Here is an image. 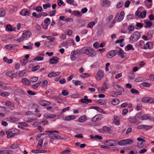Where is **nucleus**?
Listing matches in <instances>:
<instances>
[{"instance_id":"7c9ffc66","label":"nucleus","mask_w":154,"mask_h":154,"mask_svg":"<svg viewBox=\"0 0 154 154\" xmlns=\"http://www.w3.org/2000/svg\"><path fill=\"white\" fill-rule=\"evenodd\" d=\"M45 23V25L47 27L49 25L50 23V20L49 18H46L44 21Z\"/></svg>"},{"instance_id":"1a4fd4ad","label":"nucleus","mask_w":154,"mask_h":154,"mask_svg":"<svg viewBox=\"0 0 154 154\" xmlns=\"http://www.w3.org/2000/svg\"><path fill=\"white\" fill-rule=\"evenodd\" d=\"M75 115H70L66 117L63 116V117L62 119L66 121H69L75 119Z\"/></svg>"},{"instance_id":"dca6fc26","label":"nucleus","mask_w":154,"mask_h":154,"mask_svg":"<svg viewBox=\"0 0 154 154\" xmlns=\"http://www.w3.org/2000/svg\"><path fill=\"white\" fill-rule=\"evenodd\" d=\"M29 10H22L20 13V15L22 16L29 15Z\"/></svg>"},{"instance_id":"ddd939ff","label":"nucleus","mask_w":154,"mask_h":154,"mask_svg":"<svg viewBox=\"0 0 154 154\" xmlns=\"http://www.w3.org/2000/svg\"><path fill=\"white\" fill-rule=\"evenodd\" d=\"M60 72H51L49 73L48 75V77H56L60 74Z\"/></svg>"},{"instance_id":"37998d69","label":"nucleus","mask_w":154,"mask_h":154,"mask_svg":"<svg viewBox=\"0 0 154 154\" xmlns=\"http://www.w3.org/2000/svg\"><path fill=\"white\" fill-rule=\"evenodd\" d=\"M41 82H38L35 85H32L31 86L32 88L33 89H36L40 85Z\"/></svg>"},{"instance_id":"20e7f679","label":"nucleus","mask_w":154,"mask_h":154,"mask_svg":"<svg viewBox=\"0 0 154 154\" xmlns=\"http://www.w3.org/2000/svg\"><path fill=\"white\" fill-rule=\"evenodd\" d=\"M104 144L108 146H115L117 144V142L115 140H110L105 141Z\"/></svg>"},{"instance_id":"0eeeda50","label":"nucleus","mask_w":154,"mask_h":154,"mask_svg":"<svg viewBox=\"0 0 154 154\" xmlns=\"http://www.w3.org/2000/svg\"><path fill=\"white\" fill-rule=\"evenodd\" d=\"M38 103L40 105L43 106H47L50 105L51 102L49 101H47L46 100H42L38 101Z\"/></svg>"},{"instance_id":"aec40b11","label":"nucleus","mask_w":154,"mask_h":154,"mask_svg":"<svg viewBox=\"0 0 154 154\" xmlns=\"http://www.w3.org/2000/svg\"><path fill=\"white\" fill-rule=\"evenodd\" d=\"M144 22L146 24V26H144L145 28H150L152 26V24L151 22L146 20H144Z\"/></svg>"},{"instance_id":"b1692460","label":"nucleus","mask_w":154,"mask_h":154,"mask_svg":"<svg viewBox=\"0 0 154 154\" xmlns=\"http://www.w3.org/2000/svg\"><path fill=\"white\" fill-rule=\"evenodd\" d=\"M103 130L105 132H107L109 133H111L112 130L109 127L106 126H103L102 128Z\"/></svg>"},{"instance_id":"58836bf2","label":"nucleus","mask_w":154,"mask_h":154,"mask_svg":"<svg viewBox=\"0 0 154 154\" xmlns=\"http://www.w3.org/2000/svg\"><path fill=\"white\" fill-rule=\"evenodd\" d=\"M29 46H23V47L25 49H32V46L33 45V44L32 43H29Z\"/></svg>"},{"instance_id":"09e8293b","label":"nucleus","mask_w":154,"mask_h":154,"mask_svg":"<svg viewBox=\"0 0 154 154\" xmlns=\"http://www.w3.org/2000/svg\"><path fill=\"white\" fill-rule=\"evenodd\" d=\"M142 113L141 112H139L137 113L136 116H135V117L137 118H138L140 120H142V116L141 115Z\"/></svg>"},{"instance_id":"864d4df0","label":"nucleus","mask_w":154,"mask_h":154,"mask_svg":"<svg viewBox=\"0 0 154 154\" xmlns=\"http://www.w3.org/2000/svg\"><path fill=\"white\" fill-rule=\"evenodd\" d=\"M143 78L142 77H138L135 80V81L136 82H140L142 81Z\"/></svg>"},{"instance_id":"f3484780","label":"nucleus","mask_w":154,"mask_h":154,"mask_svg":"<svg viewBox=\"0 0 154 154\" xmlns=\"http://www.w3.org/2000/svg\"><path fill=\"white\" fill-rule=\"evenodd\" d=\"M125 15V13L124 11H122L120 14V15L118 19V22L121 21L124 18Z\"/></svg>"},{"instance_id":"473e14b6","label":"nucleus","mask_w":154,"mask_h":154,"mask_svg":"<svg viewBox=\"0 0 154 154\" xmlns=\"http://www.w3.org/2000/svg\"><path fill=\"white\" fill-rule=\"evenodd\" d=\"M92 108L95 109L96 110H97V111H98V112H100V113H105V112H104V111L103 110V109L100 108H99L97 106H95L92 107Z\"/></svg>"},{"instance_id":"69168bd1","label":"nucleus","mask_w":154,"mask_h":154,"mask_svg":"<svg viewBox=\"0 0 154 154\" xmlns=\"http://www.w3.org/2000/svg\"><path fill=\"white\" fill-rule=\"evenodd\" d=\"M107 83H105L103 84L102 87L103 88V89L104 90V91H105L107 89Z\"/></svg>"},{"instance_id":"7ed1b4c3","label":"nucleus","mask_w":154,"mask_h":154,"mask_svg":"<svg viewBox=\"0 0 154 154\" xmlns=\"http://www.w3.org/2000/svg\"><path fill=\"white\" fill-rule=\"evenodd\" d=\"M85 54L90 57H94L96 55V53L94 49L92 48L87 47V49Z\"/></svg>"},{"instance_id":"c9c22d12","label":"nucleus","mask_w":154,"mask_h":154,"mask_svg":"<svg viewBox=\"0 0 154 154\" xmlns=\"http://www.w3.org/2000/svg\"><path fill=\"white\" fill-rule=\"evenodd\" d=\"M106 103V101L105 100H103L102 99H99L97 101V103L100 105H104Z\"/></svg>"},{"instance_id":"412c9836","label":"nucleus","mask_w":154,"mask_h":154,"mask_svg":"<svg viewBox=\"0 0 154 154\" xmlns=\"http://www.w3.org/2000/svg\"><path fill=\"white\" fill-rule=\"evenodd\" d=\"M8 120L11 122H14L18 121L19 119L14 117H10L8 118Z\"/></svg>"},{"instance_id":"603ef678","label":"nucleus","mask_w":154,"mask_h":154,"mask_svg":"<svg viewBox=\"0 0 154 154\" xmlns=\"http://www.w3.org/2000/svg\"><path fill=\"white\" fill-rule=\"evenodd\" d=\"M125 143V140H123L119 141L118 144L121 146H124L126 145Z\"/></svg>"},{"instance_id":"6e6d98bb","label":"nucleus","mask_w":154,"mask_h":154,"mask_svg":"<svg viewBox=\"0 0 154 154\" xmlns=\"http://www.w3.org/2000/svg\"><path fill=\"white\" fill-rule=\"evenodd\" d=\"M90 75L88 73H84L82 74L81 76L83 78H86L90 77Z\"/></svg>"},{"instance_id":"f8f14e48","label":"nucleus","mask_w":154,"mask_h":154,"mask_svg":"<svg viewBox=\"0 0 154 154\" xmlns=\"http://www.w3.org/2000/svg\"><path fill=\"white\" fill-rule=\"evenodd\" d=\"M58 61V60L57 57H53L50 59L49 62L51 64H55L57 63Z\"/></svg>"},{"instance_id":"e2e57ef3","label":"nucleus","mask_w":154,"mask_h":154,"mask_svg":"<svg viewBox=\"0 0 154 154\" xmlns=\"http://www.w3.org/2000/svg\"><path fill=\"white\" fill-rule=\"evenodd\" d=\"M113 85L114 88L116 90H118V88L120 86L118 85L116 83H113Z\"/></svg>"},{"instance_id":"72a5a7b5","label":"nucleus","mask_w":154,"mask_h":154,"mask_svg":"<svg viewBox=\"0 0 154 154\" xmlns=\"http://www.w3.org/2000/svg\"><path fill=\"white\" fill-rule=\"evenodd\" d=\"M124 5V2L122 1H120L116 5V8H120L122 7Z\"/></svg>"},{"instance_id":"6e6552de","label":"nucleus","mask_w":154,"mask_h":154,"mask_svg":"<svg viewBox=\"0 0 154 154\" xmlns=\"http://www.w3.org/2000/svg\"><path fill=\"white\" fill-rule=\"evenodd\" d=\"M22 35L24 38H28L31 35V32L29 30L25 31L22 33Z\"/></svg>"},{"instance_id":"052dcab7","label":"nucleus","mask_w":154,"mask_h":154,"mask_svg":"<svg viewBox=\"0 0 154 154\" xmlns=\"http://www.w3.org/2000/svg\"><path fill=\"white\" fill-rule=\"evenodd\" d=\"M46 38L49 40L51 42H53L55 39V38H53L51 36H47Z\"/></svg>"},{"instance_id":"4c0bfd02","label":"nucleus","mask_w":154,"mask_h":154,"mask_svg":"<svg viewBox=\"0 0 154 154\" xmlns=\"http://www.w3.org/2000/svg\"><path fill=\"white\" fill-rule=\"evenodd\" d=\"M73 14L75 16H79V17L82 15L81 13L78 11H75L73 12Z\"/></svg>"},{"instance_id":"f704fd0d","label":"nucleus","mask_w":154,"mask_h":154,"mask_svg":"<svg viewBox=\"0 0 154 154\" xmlns=\"http://www.w3.org/2000/svg\"><path fill=\"white\" fill-rule=\"evenodd\" d=\"M75 145L77 146H80L82 148H84L86 146L85 144L82 143L80 144V143L79 142H76L75 143Z\"/></svg>"},{"instance_id":"a19ab883","label":"nucleus","mask_w":154,"mask_h":154,"mask_svg":"<svg viewBox=\"0 0 154 154\" xmlns=\"http://www.w3.org/2000/svg\"><path fill=\"white\" fill-rule=\"evenodd\" d=\"M150 115L149 114H146L142 116V120L148 119L150 118Z\"/></svg>"},{"instance_id":"f03ea898","label":"nucleus","mask_w":154,"mask_h":154,"mask_svg":"<svg viewBox=\"0 0 154 154\" xmlns=\"http://www.w3.org/2000/svg\"><path fill=\"white\" fill-rule=\"evenodd\" d=\"M19 130L16 128H13L6 131L7 137L8 138L14 137L19 133Z\"/></svg>"},{"instance_id":"c85d7f7f","label":"nucleus","mask_w":154,"mask_h":154,"mask_svg":"<svg viewBox=\"0 0 154 154\" xmlns=\"http://www.w3.org/2000/svg\"><path fill=\"white\" fill-rule=\"evenodd\" d=\"M5 14V11L4 9L0 8V17L4 16Z\"/></svg>"},{"instance_id":"680f3d73","label":"nucleus","mask_w":154,"mask_h":154,"mask_svg":"<svg viewBox=\"0 0 154 154\" xmlns=\"http://www.w3.org/2000/svg\"><path fill=\"white\" fill-rule=\"evenodd\" d=\"M10 94L9 92H2L1 95L2 97H5L8 96Z\"/></svg>"},{"instance_id":"774afa93","label":"nucleus","mask_w":154,"mask_h":154,"mask_svg":"<svg viewBox=\"0 0 154 154\" xmlns=\"http://www.w3.org/2000/svg\"><path fill=\"white\" fill-rule=\"evenodd\" d=\"M51 6V5L50 3H48L45 4H43V7L44 9H47L48 8H50Z\"/></svg>"},{"instance_id":"13d9d810","label":"nucleus","mask_w":154,"mask_h":154,"mask_svg":"<svg viewBox=\"0 0 154 154\" xmlns=\"http://www.w3.org/2000/svg\"><path fill=\"white\" fill-rule=\"evenodd\" d=\"M6 75L7 76L12 77H14L15 76L14 74H12V72L10 71L7 72Z\"/></svg>"},{"instance_id":"5701e85b","label":"nucleus","mask_w":154,"mask_h":154,"mask_svg":"<svg viewBox=\"0 0 154 154\" xmlns=\"http://www.w3.org/2000/svg\"><path fill=\"white\" fill-rule=\"evenodd\" d=\"M66 2L68 4L72 5L74 6H77V4L75 3V1L74 0H66Z\"/></svg>"},{"instance_id":"5fc2aeb1","label":"nucleus","mask_w":154,"mask_h":154,"mask_svg":"<svg viewBox=\"0 0 154 154\" xmlns=\"http://www.w3.org/2000/svg\"><path fill=\"white\" fill-rule=\"evenodd\" d=\"M134 73L132 72H130L128 75V77L131 79H134Z\"/></svg>"},{"instance_id":"a211bd4d","label":"nucleus","mask_w":154,"mask_h":154,"mask_svg":"<svg viewBox=\"0 0 154 154\" xmlns=\"http://www.w3.org/2000/svg\"><path fill=\"white\" fill-rule=\"evenodd\" d=\"M13 152L11 150H2L0 151V154H12Z\"/></svg>"},{"instance_id":"de8ad7c7","label":"nucleus","mask_w":154,"mask_h":154,"mask_svg":"<svg viewBox=\"0 0 154 154\" xmlns=\"http://www.w3.org/2000/svg\"><path fill=\"white\" fill-rule=\"evenodd\" d=\"M38 78L36 77H33L30 79V82H36L38 80Z\"/></svg>"},{"instance_id":"2f4dec72","label":"nucleus","mask_w":154,"mask_h":154,"mask_svg":"<svg viewBox=\"0 0 154 154\" xmlns=\"http://www.w3.org/2000/svg\"><path fill=\"white\" fill-rule=\"evenodd\" d=\"M44 59V57L37 56L33 59V60L34 61H41L43 60Z\"/></svg>"},{"instance_id":"a878e982","label":"nucleus","mask_w":154,"mask_h":154,"mask_svg":"<svg viewBox=\"0 0 154 154\" xmlns=\"http://www.w3.org/2000/svg\"><path fill=\"white\" fill-rule=\"evenodd\" d=\"M27 72V71L26 70H23L20 71L18 75L20 77H23L24 75L26 74Z\"/></svg>"},{"instance_id":"4468645a","label":"nucleus","mask_w":154,"mask_h":154,"mask_svg":"<svg viewBox=\"0 0 154 154\" xmlns=\"http://www.w3.org/2000/svg\"><path fill=\"white\" fill-rule=\"evenodd\" d=\"M113 117V122L114 124L117 125H119L120 124L119 118L116 115L114 116Z\"/></svg>"},{"instance_id":"423d86ee","label":"nucleus","mask_w":154,"mask_h":154,"mask_svg":"<svg viewBox=\"0 0 154 154\" xmlns=\"http://www.w3.org/2000/svg\"><path fill=\"white\" fill-rule=\"evenodd\" d=\"M117 53L116 50H112L108 52L107 54V57L108 58H110L115 56Z\"/></svg>"},{"instance_id":"49530a36","label":"nucleus","mask_w":154,"mask_h":154,"mask_svg":"<svg viewBox=\"0 0 154 154\" xmlns=\"http://www.w3.org/2000/svg\"><path fill=\"white\" fill-rule=\"evenodd\" d=\"M75 55H75V54L71 52L70 57L72 61H74L76 59V58Z\"/></svg>"},{"instance_id":"79ce46f5","label":"nucleus","mask_w":154,"mask_h":154,"mask_svg":"<svg viewBox=\"0 0 154 154\" xmlns=\"http://www.w3.org/2000/svg\"><path fill=\"white\" fill-rule=\"evenodd\" d=\"M5 105L8 106H11L12 107H14V104L10 101L6 102L5 103Z\"/></svg>"},{"instance_id":"9b49d317","label":"nucleus","mask_w":154,"mask_h":154,"mask_svg":"<svg viewBox=\"0 0 154 154\" xmlns=\"http://www.w3.org/2000/svg\"><path fill=\"white\" fill-rule=\"evenodd\" d=\"M102 117V115L101 114L97 115L94 116L92 119V121L93 122H95L99 121Z\"/></svg>"},{"instance_id":"9d476101","label":"nucleus","mask_w":154,"mask_h":154,"mask_svg":"<svg viewBox=\"0 0 154 154\" xmlns=\"http://www.w3.org/2000/svg\"><path fill=\"white\" fill-rule=\"evenodd\" d=\"M80 100L82 102L86 103H91L92 102L91 100L88 99V97L87 96H85L84 98L81 99Z\"/></svg>"},{"instance_id":"e433bc0d","label":"nucleus","mask_w":154,"mask_h":154,"mask_svg":"<svg viewBox=\"0 0 154 154\" xmlns=\"http://www.w3.org/2000/svg\"><path fill=\"white\" fill-rule=\"evenodd\" d=\"M129 121L132 123H135L136 122V120L134 117H130L128 119Z\"/></svg>"},{"instance_id":"bb28decb","label":"nucleus","mask_w":154,"mask_h":154,"mask_svg":"<svg viewBox=\"0 0 154 154\" xmlns=\"http://www.w3.org/2000/svg\"><path fill=\"white\" fill-rule=\"evenodd\" d=\"M22 81L23 83L26 85H29L30 84V80L26 78H23L22 79Z\"/></svg>"},{"instance_id":"0e129e2a","label":"nucleus","mask_w":154,"mask_h":154,"mask_svg":"<svg viewBox=\"0 0 154 154\" xmlns=\"http://www.w3.org/2000/svg\"><path fill=\"white\" fill-rule=\"evenodd\" d=\"M43 140V139H40L37 144L38 148H39L38 147H41L42 146Z\"/></svg>"},{"instance_id":"338daca9","label":"nucleus","mask_w":154,"mask_h":154,"mask_svg":"<svg viewBox=\"0 0 154 154\" xmlns=\"http://www.w3.org/2000/svg\"><path fill=\"white\" fill-rule=\"evenodd\" d=\"M40 68V66L39 65H37L35 67H33L32 68V71H35Z\"/></svg>"},{"instance_id":"3c124183","label":"nucleus","mask_w":154,"mask_h":154,"mask_svg":"<svg viewBox=\"0 0 154 154\" xmlns=\"http://www.w3.org/2000/svg\"><path fill=\"white\" fill-rule=\"evenodd\" d=\"M5 48L8 50H11L13 47V45L9 44L6 45L5 46Z\"/></svg>"},{"instance_id":"2eb2a0df","label":"nucleus","mask_w":154,"mask_h":154,"mask_svg":"<svg viewBox=\"0 0 154 154\" xmlns=\"http://www.w3.org/2000/svg\"><path fill=\"white\" fill-rule=\"evenodd\" d=\"M56 116V115L54 114H45L44 115V117L47 119H53L55 118Z\"/></svg>"},{"instance_id":"8fccbe9b","label":"nucleus","mask_w":154,"mask_h":154,"mask_svg":"<svg viewBox=\"0 0 154 154\" xmlns=\"http://www.w3.org/2000/svg\"><path fill=\"white\" fill-rule=\"evenodd\" d=\"M87 49V48H81L80 50H79L80 53L85 54Z\"/></svg>"},{"instance_id":"39448f33","label":"nucleus","mask_w":154,"mask_h":154,"mask_svg":"<svg viewBox=\"0 0 154 154\" xmlns=\"http://www.w3.org/2000/svg\"><path fill=\"white\" fill-rule=\"evenodd\" d=\"M104 76V72L102 70H100L96 73V79L98 81L100 80Z\"/></svg>"},{"instance_id":"bf43d9fd","label":"nucleus","mask_w":154,"mask_h":154,"mask_svg":"<svg viewBox=\"0 0 154 154\" xmlns=\"http://www.w3.org/2000/svg\"><path fill=\"white\" fill-rule=\"evenodd\" d=\"M146 11H144L142 12L140 14V16L141 18H144L146 17Z\"/></svg>"},{"instance_id":"4d7b16f0","label":"nucleus","mask_w":154,"mask_h":154,"mask_svg":"<svg viewBox=\"0 0 154 154\" xmlns=\"http://www.w3.org/2000/svg\"><path fill=\"white\" fill-rule=\"evenodd\" d=\"M149 97H145L141 99V101L144 103H149Z\"/></svg>"},{"instance_id":"cd10ccee","label":"nucleus","mask_w":154,"mask_h":154,"mask_svg":"<svg viewBox=\"0 0 154 154\" xmlns=\"http://www.w3.org/2000/svg\"><path fill=\"white\" fill-rule=\"evenodd\" d=\"M113 18V16L112 15H111L109 16L106 20L107 23L109 24L112 20Z\"/></svg>"},{"instance_id":"393cba45","label":"nucleus","mask_w":154,"mask_h":154,"mask_svg":"<svg viewBox=\"0 0 154 154\" xmlns=\"http://www.w3.org/2000/svg\"><path fill=\"white\" fill-rule=\"evenodd\" d=\"M86 117L85 116H84L80 117L78 119V121L80 122H82L86 120Z\"/></svg>"},{"instance_id":"6ab92c4d","label":"nucleus","mask_w":154,"mask_h":154,"mask_svg":"<svg viewBox=\"0 0 154 154\" xmlns=\"http://www.w3.org/2000/svg\"><path fill=\"white\" fill-rule=\"evenodd\" d=\"M102 6H108L110 4V2L107 0H102Z\"/></svg>"},{"instance_id":"4be33fe9","label":"nucleus","mask_w":154,"mask_h":154,"mask_svg":"<svg viewBox=\"0 0 154 154\" xmlns=\"http://www.w3.org/2000/svg\"><path fill=\"white\" fill-rule=\"evenodd\" d=\"M118 55L121 58H123L124 56H123L124 51L121 49H120L118 51L117 53Z\"/></svg>"},{"instance_id":"ea45409f","label":"nucleus","mask_w":154,"mask_h":154,"mask_svg":"<svg viewBox=\"0 0 154 154\" xmlns=\"http://www.w3.org/2000/svg\"><path fill=\"white\" fill-rule=\"evenodd\" d=\"M125 144H130L133 142V140L130 139H125Z\"/></svg>"},{"instance_id":"c03bdc74","label":"nucleus","mask_w":154,"mask_h":154,"mask_svg":"<svg viewBox=\"0 0 154 154\" xmlns=\"http://www.w3.org/2000/svg\"><path fill=\"white\" fill-rule=\"evenodd\" d=\"M6 29L8 31H13L14 30V28H12L10 24L7 25Z\"/></svg>"},{"instance_id":"f257e3e1","label":"nucleus","mask_w":154,"mask_h":154,"mask_svg":"<svg viewBox=\"0 0 154 154\" xmlns=\"http://www.w3.org/2000/svg\"><path fill=\"white\" fill-rule=\"evenodd\" d=\"M140 33L136 31L133 33L129 38V42L132 43L137 41L140 38Z\"/></svg>"},{"instance_id":"a18cd8bd","label":"nucleus","mask_w":154,"mask_h":154,"mask_svg":"<svg viewBox=\"0 0 154 154\" xmlns=\"http://www.w3.org/2000/svg\"><path fill=\"white\" fill-rule=\"evenodd\" d=\"M95 24V23L94 22H89L87 26V27L90 28H92L93 26Z\"/></svg>"},{"instance_id":"c756f323","label":"nucleus","mask_w":154,"mask_h":154,"mask_svg":"<svg viewBox=\"0 0 154 154\" xmlns=\"http://www.w3.org/2000/svg\"><path fill=\"white\" fill-rule=\"evenodd\" d=\"M119 103V100L118 99H114L112 100L111 101L112 104L114 105H116L118 104Z\"/></svg>"}]
</instances>
